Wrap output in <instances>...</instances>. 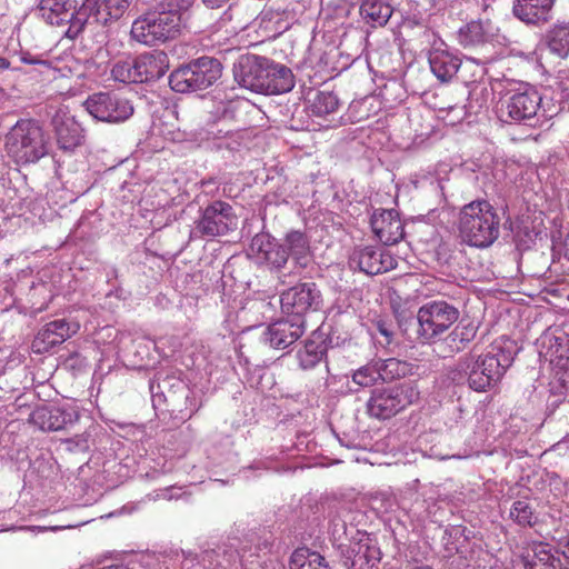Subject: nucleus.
Masks as SVG:
<instances>
[{"label": "nucleus", "mask_w": 569, "mask_h": 569, "mask_svg": "<svg viewBox=\"0 0 569 569\" xmlns=\"http://www.w3.org/2000/svg\"><path fill=\"white\" fill-rule=\"evenodd\" d=\"M515 343L507 338L495 340L489 350L477 358L466 356L460 359L457 367L459 371L468 375L469 387L477 391H487L501 380L507 369L515 360Z\"/></svg>", "instance_id": "nucleus-1"}, {"label": "nucleus", "mask_w": 569, "mask_h": 569, "mask_svg": "<svg viewBox=\"0 0 569 569\" xmlns=\"http://www.w3.org/2000/svg\"><path fill=\"white\" fill-rule=\"evenodd\" d=\"M458 227L463 242L488 248L499 238L500 218L489 201L475 200L460 209Z\"/></svg>", "instance_id": "nucleus-2"}, {"label": "nucleus", "mask_w": 569, "mask_h": 569, "mask_svg": "<svg viewBox=\"0 0 569 569\" xmlns=\"http://www.w3.org/2000/svg\"><path fill=\"white\" fill-rule=\"evenodd\" d=\"M48 141L34 120H19L6 136V150L18 164L33 163L48 152Z\"/></svg>", "instance_id": "nucleus-3"}, {"label": "nucleus", "mask_w": 569, "mask_h": 569, "mask_svg": "<svg viewBox=\"0 0 569 569\" xmlns=\"http://www.w3.org/2000/svg\"><path fill=\"white\" fill-rule=\"evenodd\" d=\"M182 29V14L179 10L152 11L137 18L130 34L146 46H156L178 38Z\"/></svg>", "instance_id": "nucleus-4"}, {"label": "nucleus", "mask_w": 569, "mask_h": 569, "mask_svg": "<svg viewBox=\"0 0 569 569\" xmlns=\"http://www.w3.org/2000/svg\"><path fill=\"white\" fill-rule=\"evenodd\" d=\"M96 8V0H84L76 9L74 0H41L39 12L47 23L56 27L68 26L66 36L76 39L90 23V14Z\"/></svg>", "instance_id": "nucleus-5"}, {"label": "nucleus", "mask_w": 569, "mask_h": 569, "mask_svg": "<svg viewBox=\"0 0 569 569\" xmlns=\"http://www.w3.org/2000/svg\"><path fill=\"white\" fill-rule=\"evenodd\" d=\"M419 398L420 391L411 381L376 389L368 399L367 413L373 419L388 420L417 403Z\"/></svg>", "instance_id": "nucleus-6"}, {"label": "nucleus", "mask_w": 569, "mask_h": 569, "mask_svg": "<svg viewBox=\"0 0 569 569\" xmlns=\"http://www.w3.org/2000/svg\"><path fill=\"white\" fill-rule=\"evenodd\" d=\"M222 72L221 63L209 57H201L169 77L170 87L178 92L203 90L213 84Z\"/></svg>", "instance_id": "nucleus-7"}, {"label": "nucleus", "mask_w": 569, "mask_h": 569, "mask_svg": "<svg viewBox=\"0 0 569 569\" xmlns=\"http://www.w3.org/2000/svg\"><path fill=\"white\" fill-rule=\"evenodd\" d=\"M86 110L97 120L120 123L133 114V106L129 99L116 92L94 93L84 101Z\"/></svg>", "instance_id": "nucleus-8"}, {"label": "nucleus", "mask_w": 569, "mask_h": 569, "mask_svg": "<svg viewBox=\"0 0 569 569\" xmlns=\"http://www.w3.org/2000/svg\"><path fill=\"white\" fill-rule=\"evenodd\" d=\"M459 318V311L447 301L437 300L418 310L419 333L429 340L447 331Z\"/></svg>", "instance_id": "nucleus-9"}, {"label": "nucleus", "mask_w": 569, "mask_h": 569, "mask_svg": "<svg viewBox=\"0 0 569 569\" xmlns=\"http://www.w3.org/2000/svg\"><path fill=\"white\" fill-rule=\"evenodd\" d=\"M238 217L233 207L222 200L208 204L196 221V231L201 237L224 236L237 228Z\"/></svg>", "instance_id": "nucleus-10"}, {"label": "nucleus", "mask_w": 569, "mask_h": 569, "mask_svg": "<svg viewBox=\"0 0 569 569\" xmlns=\"http://www.w3.org/2000/svg\"><path fill=\"white\" fill-rule=\"evenodd\" d=\"M541 104V96L531 86H521L510 91L501 104L502 114L506 112L512 121H525L532 119Z\"/></svg>", "instance_id": "nucleus-11"}, {"label": "nucleus", "mask_w": 569, "mask_h": 569, "mask_svg": "<svg viewBox=\"0 0 569 569\" xmlns=\"http://www.w3.org/2000/svg\"><path fill=\"white\" fill-rule=\"evenodd\" d=\"M268 62L264 57H240L233 68L236 80L241 87L261 93L268 76Z\"/></svg>", "instance_id": "nucleus-12"}, {"label": "nucleus", "mask_w": 569, "mask_h": 569, "mask_svg": "<svg viewBox=\"0 0 569 569\" xmlns=\"http://www.w3.org/2000/svg\"><path fill=\"white\" fill-rule=\"evenodd\" d=\"M320 292L317 290L316 283L305 282L298 283L281 293V309L295 318H301L313 306L319 303Z\"/></svg>", "instance_id": "nucleus-13"}, {"label": "nucleus", "mask_w": 569, "mask_h": 569, "mask_svg": "<svg viewBox=\"0 0 569 569\" xmlns=\"http://www.w3.org/2000/svg\"><path fill=\"white\" fill-rule=\"evenodd\" d=\"M80 330L78 322H68L66 319L51 321L42 327L34 337L31 348L34 353H46L53 347L63 343Z\"/></svg>", "instance_id": "nucleus-14"}, {"label": "nucleus", "mask_w": 569, "mask_h": 569, "mask_svg": "<svg viewBox=\"0 0 569 569\" xmlns=\"http://www.w3.org/2000/svg\"><path fill=\"white\" fill-rule=\"evenodd\" d=\"M370 224L373 233L385 246H393L405 237V226L395 209H379L371 216Z\"/></svg>", "instance_id": "nucleus-15"}, {"label": "nucleus", "mask_w": 569, "mask_h": 569, "mask_svg": "<svg viewBox=\"0 0 569 569\" xmlns=\"http://www.w3.org/2000/svg\"><path fill=\"white\" fill-rule=\"evenodd\" d=\"M351 260L367 274L383 273L397 267V260L390 252L376 247L356 250Z\"/></svg>", "instance_id": "nucleus-16"}, {"label": "nucleus", "mask_w": 569, "mask_h": 569, "mask_svg": "<svg viewBox=\"0 0 569 569\" xmlns=\"http://www.w3.org/2000/svg\"><path fill=\"white\" fill-rule=\"evenodd\" d=\"M52 124L60 149L72 151L82 143L83 129L76 118L67 111L59 109L52 119Z\"/></svg>", "instance_id": "nucleus-17"}, {"label": "nucleus", "mask_w": 569, "mask_h": 569, "mask_svg": "<svg viewBox=\"0 0 569 569\" xmlns=\"http://www.w3.org/2000/svg\"><path fill=\"white\" fill-rule=\"evenodd\" d=\"M305 332L301 318L279 320L268 327L267 340L277 349H284L296 342Z\"/></svg>", "instance_id": "nucleus-18"}, {"label": "nucleus", "mask_w": 569, "mask_h": 569, "mask_svg": "<svg viewBox=\"0 0 569 569\" xmlns=\"http://www.w3.org/2000/svg\"><path fill=\"white\" fill-rule=\"evenodd\" d=\"M168 67V56L163 51L140 54L136 58L138 83L160 79Z\"/></svg>", "instance_id": "nucleus-19"}, {"label": "nucleus", "mask_w": 569, "mask_h": 569, "mask_svg": "<svg viewBox=\"0 0 569 569\" xmlns=\"http://www.w3.org/2000/svg\"><path fill=\"white\" fill-rule=\"evenodd\" d=\"M555 0H515V16L526 22L539 24L547 22Z\"/></svg>", "instance_id": "nucleus-20"}, {"label": "nucleus", "mask_w": 569, "mask_h": 569, "mask_svg": "<svg viewBox=\"0 0 569 569\" xmlns=\"http://www.w3.org/2000/svg\"><path fill=\"white\" fill-rule=\"evenodd\" d=\"M293 86L291 70L282 64H276L269 59L268 76L261 93L280 94L290 91Z\"/></svg>", "instance_id": "nucleus-21"}, {"label": "nucleus", "mask_w": 569, "mask_h": 569, "mask_svg": "<svg viewBox=\"0 0 569 569\" xmlns=\"http://www.w3.org/2000/svg\"><path fill=\"white\" fill-rule=\"evenodd\" d=\"M432 73L441 82H449L457 74L461 61L458 57L445 50H433L429 56Z\"/></svg>", "instance_id": "nucleus-22"}, {"label": "nucleus", "mask_w": 569, "mask_h": 569, "mask_svg": "<svg viewBox=\"0 0 569 569\" xmlns=\"http://www.w3.org/2000/svg\"><path fill=\"white\" fill-rule=\"evenodd\" d=\"M29 422L43 431H58L64 427L67 419L62 409L40 406L30 413Z\"/></svg>", "instance_id": "nucleus-23"}, {"label": "nucleus", "mask_w": 569, "mask_h": 569, "mask_svg": "<svg viewBox=\"0 0 569 569\" xmlns=\"http://www.w3.org/2000/svg\"><path fill=\"white\" fill-rule=\"evenodd\" d=\"M132 0H103L101 4L96 0V8L90 14L89 24H107L109 21L120 19L128 10Z\"/></svg>", "instance_id": "nucleus-24"}, {"label": "nucleus", "mask_w": 569, "mask_h": 569, "mask_svg": "<svg viewBox=\"0 0 569 569\" xmlns=\"http://www.w3.org/2000/svg\"><path fill=\"white\" fill-rule=\"evenodd\" d=\"M252 247H257L262 258L277 269L284 267L288 261L289 252L286 246L274 243L266 236H256L252 240Z\"/></svg>", "instance_id": "nucleus-25"}, {"label": "nucleus", "mask_w": 569, "mask_h": 569, "mask_svg": "<svg viewBox=\"0 0 569 569\" xmlns=\"http://www.w3.org/2000/svg\"><path fill=\"white\" fill-rule=\"evenodd\" d=\"M392 14L391 7L382 0H362L360 16L372 27L385 26Z\"/></svg>", "instance_id": "nucleus-26"}, {"label": "nucleus", "mask_w": 569, "mask_h": 569, "mask_svg": "<svg viewBox=\"0 0 569 569\" xmlns=\"http://www.w3.org/2000/svg\"><path fill=\"white\" fill-rule=\"evenodd\" d=\"M326 352L327 346L320 336L307 340L303 350L299 351L298 353L301 368H313L322 360Z\"/></svg>", "instance_id": "nucleus-27"}, {"label": "nucleus", "mask_w": 569, "mask_h": 569, "mask_svg": "<svg viewBox=\"0 0 569 569\" xmlns=\"http://www.w3.org/2000/svg\"><path fill=\"white\" fill-rule=\"evenodd\" d=\"M286 248L293 260L301 267H306L310 253L307 236L301 231H291L286 236Z\"/></svg>", "instance_id": "nucleus-28"}, {"label": "nucleus", "mask_w": 569, "mask_h": 569, "mask_svg": "<svg viewBox=\"0 0 569 569\" xmlns=\"http://www.w3.org/2000/svg\"><path fill=\"white\" fill-rule=\"evenodd\" d=\"M559 558H556L547 545L539 543L532 550V553H528L523 557L525 569H551L560 562Z\"/></svg>", "instance_id": "nucleus-29"}, {"label": "nucleus", "mask_w": 569, "mask_h": 569, "mask_svg": "<svg viewBox=\"0 0 569 569\" xmlns=\"http://www.w3.org/2000/svg\"><path fill=\"white\" fill-rule=\"evenodd\" d=\"M291 569H330L326 559L318 552L297 550L291 557Z\"/></svg>", "instance_id": "nucleus-30"}, {"label": "nucleus", "mask_w": 569, "mask_h": 569, "mask_svg": "<svg viewBox=\"0 0 569 569\" xmlns=\"http://www.w3.org/2000/svg\"><path fill=\"white\" fill-rule=\"evenodd\" d=\"M487 32L481 21H470L460 29L459 40L463 47H476L483 43Z\"/></svg>", "instance_id": "nucleus-31"}, {"label": "nucleus", "mask_w": 569, "mask_h": 569, "mask_svg": "<svg viewBox=\"0 0 569 569\" xmlns=\"http://www.w3.org/2000/svg\"><path fill=\"white\" fill-rule=\"evenodd\" d=\"M338 107L339 99L331 91H318L311 102L312 113L319 117L335 112Z\"/></svg>", "instance_id": "nucleus-32"}, {"label": "nucleus", "mask_w": 569, "mask_h": 569, "mask_svg": "<svg viewBox=\"0 0 569 569\" xmlns=\"http://www.w3.org/2000/svg\"><path fill=\"white\" fill-rule=\"evenodd\" d=\"M357 549L352 548L353 557L350 560L349 569H372L378 561L375 556L376 549L367 543H357Z\"/></svg>", "instance_id": "nucleus-33"}, {"label": "nucleus", "mask_w": 569, "mask_h": 569, "mask_svg": "<svg viewBox=\"0 0 569 569\" xmlns=\"http://www.w3.org/2000/svg\"><path fill=\"white\" fill-rule=\"evenodd\" d=\"M376 361L378 365L381 381H391L395 379H399L407 373L408 365L396 358Z\"/></svg>", "instance_id": "nucleus-34"}, {"label": "nucleus", "mask_w": 569, "mask_h": 569, "mask_svg": "<svg viewBox=\"0 0 569 569\" xmlns=\"http://www.w3.org/2000/svg\"><path fill=\"white\" fill-rule=\"evenodd\" d=\"M352 381L361 388L372 387L381 381L377 361H370L355 370Z\"/></svg>", "instance_id": "nucleus-35"}, {"label": "nucleus", "mask_w": 569, "mask_h": 569, "mask_svg": "<svg viewBox=\"0 0 569 569\" xmlns=\"http://www.w3.org/2000/svg\"><path fill=\"white\" fill-rule=\"evenodd\" d=\"M111 77L122 83H138L136 59L117 61L111 69Z\"/></svg>", "instance_id": "nucleus-36"}, {"label": "nucleus", "mask_w": 569, "mask_h": 569, "mask_svg": "<svg viewBox=\"0 0 569 569\" xmlns=\"http://www.w3.org/2000/svg\"><path fill=\"white\" fill-rule=\"evenodd\" d=\"M510 517L521 527H532L537 520L533 508L526 500L513 502L510 509Z\"/></svg>", "instance_id": "nucleus-37"}, {"label": "nucleus", "mask_w": 569, "mask_h": 569, "mask_svg": "<svg viewBox=\"0 0 569 569\" xmlns=\"http://www.w3.org/2000/svg\"><path fill=\"white\" fill-rule=\"evenodd\" d=\"M549 49L557 56L565 58L569 54V28L560 27L551 31L549 41Z\"/></svg>", "instance_id": "nucleus-38"}, {"label": "nucleus", "mask_w": 569, "mask_h": 569, "mask_svg": "<svg viewBox=\"0 0 569 569\" xmlns=\"http://www.w3.org/2000/svg\"><path fill=\"white\" fill-rule=\"evenodd\" d=\"M559 546L563 557V568L569 569V536L565 539L563 542H559Z\"/></svg>", "instance_id": "nucleus-39"}, {"label": "nucleus", "mask_w": 569, "mask_h": 569, "mask_svg": "<svg viewBox=\"0 0 569 569\" xmlns=\"http://www.w3.org/2000/svg\"><path fill=\"white\" fill-rule=\"evenodd\" d=\"M202 3L210 9L222 8L229 0H201Z\"/></svg>", "instance_id": "nucleus-40"}, {"label": "nucleus", "mask_w": 569, "mask_h": 569, "mask_svg": "<svg viewBox=\"0 0 569 569\" xmlns=\"http://www.w3.org/2000/svg\"><path fill=\"white\" fill-rule=\"evenodd\" d=\"M10 67V61L7 58L0 57V70H6Z\"/></svg>", "instance_id": "nucleus-41"}, {"label": "nucleus", "mask_w": 569, "mask_h": 569, "mask_svg": "<svg viewBox=\"0 0 569 569\" xmlns=\"http://www.w3.org/2000/svg\"><path fill=\"white\" fill-rule=\"evenodd\" d=\"M551 569H565L563 568V562L562 561L557 562V565L555 567H552Z\"/></svg>", "instance_id": "nucleus-42"}, {"label": "nucleus", "mask_w": 569, "mask_h": 569, "mask_svg": "<svg viewBox=\"0 0 569 569\" xmlns=\"http://www.w3.org/2000/svg\"><path fill=\"white\" fill-rule=\"evenodd\" d=\"M412 569H432V568H431V567H429V566H425V565H423V566L415 567V568H412Z\"/></svg>", "instance_id": "nucleus-43"}, {"label": "nucleus", "mask_w": 569, "mask_h": 569, "mask_svg": "<svg viewBox=\"0 0 569 569\" xmlns=\"http://www.w3.org/2000/svg\"><path fill=\"white\" fill-rule=\"evenodd\" d=\"M380 332H381L383 336H387V337L389 336V332H388L386 329L380 328Z\"/></svg>", "instance_id": "nucleus-44"}]
</instances>
